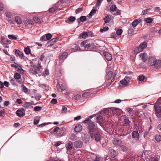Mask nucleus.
<instances>
[{"label":"nucleus","mask_w":161,"mask_h":161,"mask_svg":"<svg viewBox=\"0 0 161 161\" xmlns=\"http://www.w3.org/2000/svg\"><path fill=\"white\" fill-rule=\"evenodd\" d=\"M120 110L119 108L114 107L105 108L97 114L96 117L97 122L100 124H101L103 122V117H110L111 112L113 114H115L117 111Z\"/></svg>","instance_id":"obj_1"},{"label":"nucleus","mask_w":161,"mask_h":161,"mask_svg":"<svg viewBox=\"0 0 161 161\" xmlns=\"http://www.w3.org/2000/svg\"><path fill=\"white\" fill-rule=\"evenodd\" d=\"M94 114L90 116L83 121L82 123L85 124H87V128L88 129V133L92 138H94V133L97 129V125L94 122H92L91 119L96 115Z\"/></svg>","instance_id":"obj_2"},{"label":"nucleus","mask_w":161,"mask_h":161,"mask_svg":"<svg viewBox=\"0 0 161 161\" xmlns=\"http://www.w3.org/2000/svg\"><path fill=\"white\" fill-rule=\"evenodd\" d=\"M147 47V43L146 42H143L141 43L138 47L136 48L134 50L135 53L137 54L142 51L143 49L146 48Z\"/></svg>","instance_id":"obj_3"},{"label":"nucleus","mask_w":161,"mask_h":161,"mask_svg":"<svg viewBox=\"0 0 161 161\" xmlns=\"http://www.w3.org/2000/svg\"><path fill=\"white\" fill-rule=\"evenodd\" d=\"M1 43L2 44L4 47H8V43H11V41L7 38H5L3 36H1Z\"/></svg>","instance_id":"obj_4"},{"label":"nucleus","mask_w":161,"mask_h":161,"mask_svg":"<svg viewBox=\"0 0 161 161\" xmlns=\"http://www.w3.org/2000/svg\"><path fill=\"white\" fill-rule=\"evenodd\" d=\"M131 79V77L127 75L125 77L123 80L120 81V82L122 85L124 86H126L129 83Z\"/></svg>","instance_id":"obj_5"},{"label":"nucleus","mask_w":161,"mask_h":161,"mask_svg":"<svg viewBox=\"0 0 161 161\" xmlns=\"http://www.w3.org/2000/svg\"><path fill=\"white\" fill-rule=\"evenodd\" d=\"M58 4L59 3H56L54 4L52 8L49 9L48 10L49 12L50 13H52L56 11L58 8H61L59 7Z\"/></svg>","instance_id":"obj_6"},{"label":"nucleus","mask_w":161,"mask_h":161,"mask_svg":"<svg viewBox=\"0 0 161 161\" xmlns=\"http://www.w3.org/2000/svg\"><path fill=\"white\" fill-rule=\"evenodd\" d=\"M120 119L121 121L124 122V124H128L130 122L128 118L125 115L122 116L120 117Z\"/></svg>","instance_id":"obj_7"},{"label":"nucleus","mask_w":161,"mask_h":161,"mask_svg":"<svg viewBox=\"0 0 161 161\" xmlns=\"http://www.w3.org/2000/svg\"><path fill=\"white\" fill-rule=\"evenodd\" d=\"M148 152H146L144 153V155L145 156V157L148 159L149 161H158V158L156 157H151L150 156H148L146 155V154L147 153V154L148 153Z\"/></svg>","instance_id":"obj_8"},{"label":"nucleus","mask_w":161,"mask_h":161,"mask_svg":"<svg viewBox=\"0 0 161 161\" xmlns=\"http://www.w3.org/2000/svg\"><path fill=\"white\" fill-rule=\"evenodd\" d=\"M83 142L81 141H75L74 143V146L75 147L81 148L82 147Z\"/></svg>","instance_id":"obj_9"},{"label":"nucleus","mask_w":161,"mask_h":161,"mask_svg":"<svg viewBox=\"0 0 161 161\" xmlns=\"http://www.w3.org/2000/svg\"><path fill=\"white\" fill-rule=\"evenodd\" d=\"M73 142L70 141H67L66 142V148L69 151L71 150L73 148L72 146Z\"/></svg>","instance_id":"obj_10"},{"label":"nucleus","mask_w":161,"mask_h":161,"mask_svg":"<svg viewBox=\"0 0 161 161\" xmlns=\"http://www.w3.org/2000/svg\"><path fill=\"white\" fill-rule=\"evenodd\" d=\"M103 55L106 59L108 61H110L112 59V57L111 54L107 52L103 53Z\"/></svg>","instance_id":"obj_11"},{"label":"nucleus","mask_w":161,"mask_h":161,"mask_svg":"<svg viewBox=\"0 0 161 161\" xmlns=\"http://www.w3.org/2000/svg\"><path fill=\"white\" fill-rule=\"evenodd\" d=\"M156 60V58L153 57H149L148 59L149 64L151 66L153 65Z\"/></svg>","instance_id":"obj_12"},{"label":"nucleus","mask_w":161,"mask_h":161,"mask_svg":"<svg viewBox=\"0 0 161 161\" xmlns=\"http://www.w3.org/2000/svg\"><path fill=\"white\" fill-rule=\"evenodd\" d=\"M95 140L96 142H98L101 140V136L100 133L98 132H96L95 133L94 135Z\"/></svg>","instance_id":"obj_13"},{"label":"nucleus","mask_w":161,"mask_h":161,"mask_svg":"<svg viewBox=\"0 0 161 161\" xmlns=\"http://www.w3.org/2000/svg\"><path fill=\"white\" fill-rule=\"evenodd\" d=\"M140 57L141 58L143 62L146 61L147 59V55L146 53H141L139 55Z\"/></svg>","instance_id":"obj_14"},{"label":"nucleus","mask_w":161,"mask_h":161,"mask_svg":"<svg viewBox=\"0 0 161 161\" xmlns=\"http://www.w3.org/2000/svg\"><path fill=\"white\" fill-rule=\"evenodd\" d=\"M17 115L19 117H22L25 115V114L24 110L18 109L16 112Z\"/></svg>","instance_id":"obj_15"},{"label":"nucleus","mask_w":161,"mask_h":161,"mask_svg":"<svg viewBox=\"0 0 161 161\" xmlns=\"http://www.w3.org/2000/svg\"><path fill=\"white\" fill-rule=\"evenodd\" d=\"M156 68H158L161 66V60L157 59L153 65Z\"/></svg>","instance_id":"obj_16"},{"label":"nucleus","mask_w":161,"mask_h":161,"mask_svg":"<svg viewBox=\"0 0 161 161\" xmlns=\"http://www.w3.org/2000/svg\"><path fill=\"white\" fill-rule=\"evenodd\" d=\"M113 144L115 146L118 145L122 142L121 140L120 139L116 138H114L113 139Z\"/></svg>","instance_id":"obj_17"},{"label":"nucleus","mask_w":161,"mask_h":161,"mask_svg":"<svg viewBox=\"0 0 161 161\" xmlns=\"http://www.w3.org/2000/svg\"><path fill=\"white\" fill-rule=\"evenodd\" d=\"M15 54L16 56L19 57L21 58H22L24 55L23 53L19 50H16L15 51Z\"/></svg>","instance_id":"obj_18"},{"label":"nucleus","mask_w":161,"mask_h":161,"mask_svg":"<svg viewBox=\"0 0 161 161\" xmlns=\"http://www.w3.org/2000/svg\"><path fill=\"white\" fill-rule=\"evenodd\" d=\"M132 136L133 138L138 139L139 138V134L138 131H133L132 133Z\"/></svg>","instance_id":"obj_19"},{"label":"nucleus","mask_w":161,"mask_h":161,"mask_svg":"<svg viewBox=\"0 0 161 161\" xmlns=\"http://www.w3.org/2000/svg\"><path fill=\"white\" fill-rule=\"evenodd\" d=\"M109 153L112 158L115 157L117 154L116 151L114 149L110 150L109 151Z\"/></svg>","instance_id":"obj_20"},{"label":"nucleus","mask_w":161,"mask_h":161,"mask_svg":"<svg viewBox=\"0 0 161 161\" xmlns=\"http://www.w3.org/2000/svg\"><path fill=\"white\" fill-rule=\"evenodd\" d=\"M75 17L74 16L69 17L68 19L65 20V22L68 23H70L71 22H72L75 21Z\"/></svg>","instance_id":"obj_21"},{"label":"nucleus","mask_w":161,"mask_h":161,"mask_svg":"<svg viewBox=\"0 0 161 161\" xmlns=\"http://www.w3.org/2000/svg\"><path fill=\"white\" fill-rule=\"evenodd\" d=\"M82 127L80 125H76L75 128V130L77 132H80L82 130Z\"/></svg>","instance_id":"obj_22"},{"label":"nucleus","mask_w":161,"mask_h":161,"mask_svg":"<svg viewBox=\"0 0 161 161\" xmlns=\"http://www.w3.org/2000/svg\"><path fill=\"white\" fill-rule=\"evenodd\" d=\"M155 111L156 114H159L161 110V107L158 105H155L154 106Z\"/></svg>","instance_id":"obj_23"},{"label":"nucleus","mask_w":161,"mask_h":161,"mask_svg":"<svg viewBox=\"0 0 161 161\" xmlns=\"http://www.w3.org/2000/svg\"><path fill=\"white\" fill-rule=\"evenodd\" d=\"M67 55V53L66 52H64L59 55V58L62 59H64L66 58Z\"/></svg>","instance_id":"obj_24"},{"label":"nucleus","mask_w":161,"mask_h":161,"mask_svg":"<svg viewBox=\"0 0 161 161\" xmlns=\"http://www.w3.org/2000/svg\"><path fill=\"white\" fill-rule=\"evenodd\" d=\"M83 140L86 143L88 142L90 139L89 136L87 134H85L83 137Z\"/></svg>","instance_id":"obj_25"},{"label":"nucleus","mask_w":161,"mask_h":161,"mask_svg":"<svg viewBox=\"0 0 161 161\" xmlns=\"http://www.w3.org/2000/svg\"><path fill=\"white\" fill-rule=\"evenodd\" d=\"M15 20L16 23L20 25L22 23V20L21 18L18 16L15 17Z\"/></svg>","instance_id":"obj_26"},{"label":"nucleus","mask_w":161,"mask_h":161,"mask_svg":"<svg viewBox=\"0 0 161 161\" xmlns=\"http://www.w3.org/2000/svg\"><path fill=\"white\" fill-rule=\"evenodd\" d=\"M86 18L85 16H82L79 19H78L77 20L78 21V23H80V21L83 22L86 21Z\"/></svg>","instance_id":"obj_27"},{"label":"nucleus","mask_w":161,"mask_h":161,"mask_svg":"<svg viewBox=\"0 0 161 161\" xmlns=\"http://www.w3.org/2000/svg\"><path fill=\"white\" fill-rule=\"evenodd\" d=\"M113 73L112 72L109 71L108 72L107 75L106 79L107 80H109L112 76Z\"/></svg>","instance_id":"obj_28"},{"label":"nucleus","mask_w":161,"mask_h":161,"mask_svg":"<svg viewBox=\"0 0 161 161\" xmlns=\"http://www.w3.org/2000/svg\"><path fill=\"white\" fill-rule=\"evenodd\" d=\"M8 36V38L11 40H16L18 37V36L14 35H9Z\"/></svg>","instance_id":"obj_29"},{"label":"nucleus","mask_w":161,"mask_h":161,"mask_svg":"<svg viewBox=\"0 0 161 161\" xmlns=\"http://www.w3.org/2000/svg\"><path fill=\"white\" fill-rule=\"evenodd\" d=\"M120 149L123 152H126L127 151V148L125 146L122 145L120 146Z\"/></svg>","instance_id":"obj_30"},{"label":"nucleus","mask_w":161,"mask_h":161,"mask_svg":"<svg viewBox=\"0 0 161 161\" xmlns=\"http://www.w3.org/2000/svg\"><path fill=\"white\" fill-rule=\"evenodd\" d=\"M24 52L27 54H29L31 53V49L29 47H27L24 49Z\"/></svg>","instance_id":"obj_31"},{"label":"nucleus","mask_w":161,"mask_h":161,"mask_svg":"<svg viewBox=\"0 0 161 161\" xmlns=\"http://www.w3.org/2000/svg\"><path fill=\"white\" fill-rule=\"evenodd\" d=\"M68 3L69 2H67V0H61L60 2H58L57 3H59L58 5L59 6V7H60V6H63L62 4H64L65 3Z\"/></svg>","instance_id":"obj_32"},{"label":"nucleus","mask_w":161,"mask_h":161,"mask_svg":"<svg viewBox=\"0 0 161 161\" xmlns=\"http://www.w3.org/2000/svg\"><path fill=\"white\" fill-rule=\"evenodd\" d=\"M32 103H31L25 102L24 104V107L25 108H28L30 106H31L32 105Z\"/></svg>","instance_id":"obj_33"},{"label":"nucleus","mask_w":161,"mask_h":161,"mask_svg":"<svg viewBox=\"0 0 161 161\" xmlns=\"http://www.w3.org/2000/svg\"><path fill=\"white\" fill-rule=\"evenodd\" d=\"M58 39V38L56 37L55 38H53L50 41V42L51 43L50 44V46L53 45L54 43L55 42L57 41Z\"/></svg>","instance_id":"obj_34"},{"label":"nucleus","mask_w":161,"mask_h":161,"mask_svg":"<svg viewBox=\"0 0 161 161\" xmlns=\"http://www.w3.org/2000/svg\"><path fill=\"white\" fill-rule=\"evenodd\" d=\"M139 22L137 19H135L132 23V25L133 27H135L138 24Z\"/></svg>","instance_id":"obj_35"},{"label":"nucleus","mask_w":161,"mask_h":161,"mask_svg":"<svg viewBox=\"0 0 161 161\" xmlns=\"http://www.w3.org/2000/svg\"><path fill=\"white\" fill-rule=\"evenodd\" d=\"M67 112V109L66 107L63 106L61 110V112L62 114H66Z\"/></svg>","instance_id":"obj_36"},{"label":"nucleus","mask_w":161,"mask_h":161,"mask_svg":"<svg viewBox=\"0 0 161 161\" xmlns=\"http://www.w3.org/2000/svg\"><path fill=\"white\" fill-rule=\"evenodd\" d=\"M155 139L157 142H160L161 140V136L159 135H157L155 136Z\"/></svg>","instance_id":"obj_37"},{"label":"nucleus","mask_w":161,"mask_h":161,"mask_svg":"<svg viewBox=\"0 0 161 161\" xmlns=\"http://www.w3.org/2000/svg\"><path fill=\"white\" fill-rule=\"evenodd\" d=\"M104 21L106 23H108L110 22V18L109 16H106L104 18Z\"/></svg>","instance_id":"obj_38"},{"label":"nucleus","mask_w":161,"mask_h":161,"mask_svg":"<svg viewBox=\"0 0 161 161\" xmlns=\"http://www.w3.org/2000/svg\"><path fill=\"white\" fill-rule=\"evenodd\" d=\"M133 26H130L129 28V33L132 34L134 31L135 28Z\"/></svg>","instance_id":"obj_39"},{"label":"nucleus","mask_w":161,"mask_h":161,"mask_svg":"<svg viewBox=\"0 0 161 161\" xmlns=\"http://www.w3.org/2000/svg\"><path fill=\"white\" fill-rule=\"evenodd\" d=\"M77 139V136L74 134H72L70 137V140L75 141Z\"/></svg>","instance_id":"obj_40"},{"label":"nucleus","mask_w":161,"mask_h":161,"mask_svg":"<svg viewBox=\"0 0 161 161\" xmlns=\"http://www.w3.org/2000/svg\"><path fill=\"white\" fill-rule=\"evenodd\" d=\"M42 66H41L40 64H39L38 65L34 67L35 69L36 70H37V71L38 73H39V71L40 70Z\"/></svg>","instance_id":"obj_41"},{"label":"nucleus","mask_w":161,"mask_h":161,"mask_svg":"<svg viewBox=\"0 0 161 161\" xmlns=\"http://www.w3.org/2000/svg\"><path fill=\"white\" fill-rule=\"evenodd\" d=\"M80 36H82V38L85 39L88 36V34L86 32H84L82 34H81Z\"/></svg>","instance_id":"obj_42"},{"label":"nucleus","mask_w":161,"mask_h":161,"mask_svg":"<svg viewBox=\"0 0 161 161\" xmlns=\"http://www.w3.org/2000/svg\"><path fill=\"white\" fill-rule=\"evenodd\" d=\"M33 19L34 21H35L36 23H39L41 22V20L40 19L37 17H34L33 18Z\"/></svg>","instance_id":"obj_43"},{"label":"nucleus","mask_w":161,"mask_h":161,"mask_svg":"<svg viewBox=\"0 0 161 161\" xmlns=\"http://www.w3.org/2000/svg\"><path fill=\"white\" fill-rule=\"evenodd\" d=\"M96 12V10L95 9L93 8L91 11L90 14H89V15L90 16H92L94 15Z\"/></svg>","instance_id":"obj_44"},{"label":"nucleus","mask_w":161,"mask_h":161,"mask_svg":"<svg viewBox=\"0 0 161 161\" xmlns=\"http://www.w3.org/2000/svg\"><path fill=\"white\" fill-rule=\"evenodd\" d=\"M110 9L111 11H116L117 8L115 5H113L111 7Z\"/></svg>","instance_id":"obj_45"},{"label":"nucleus","mask_w":161,"mask_h":161,"mask_svg":"<svg viewBox=\"0 0 161 161\" xmlns=\"http://www.w3.org/2000/svg\"><path fill=\"white\" fill-rule=\"evenodd\" d=\"M21 77V75L19 73H16L14 75V78L16 79H19Z\"/></svg>","instance_id":"obj_46"},{"label":"nucleus","mask_w":161,"mask_h":161,"mask_svg":"<svg viewBox=\"0 0 161 161\" xmlns=\"http://www.w3.org/2000/svg\"><path fill=\"white\" fill-rule=\"evenodd\" d=\"M153 19L152 18L149 17L145 19V21L147 23H151L152 22Z\"/></svg>","instance_id":"obj_47"},{"label":"nucleus","mask_w":161,"mask_h":161,"mask_svg":"<svg viewBox=\"0 0 161 161\" xmlns=\"http://www.w3.org/2000/svg\"><path fill=\"white\" fill-rule=\"evenodd\" d=\"M42 108L40 106H36L34 107V110L35 111H39L41 110Z\"/></svg>","instance_id":"obj_48"},{"label":"nucleus","mask_w":161,"mask_h":161,"mask_svg":"<svg viewBox=\"0 0 161 161\" xmlns=\"http://www.w3.org/2000/svg\"><path fill=\"white\" fill-rule=\"evenodd\" d=\"M108 27L107 26L104 27L103 29H100V31L101 32H103L104 31H107L108 30Z\"/></svg>","instance_id":"obj_49"},{"label":"nucleus","mask_w":161,"mask_h":161,"mask_svg":"<svg viewBox=\"0 0 161 161\" xmlns=\"http://www.w3.org/2000/svg\"><path fill=\"white\" fill-rule=\"evenodd\" d=\"M80 48L79 47H76L75 48L72 49V52H75L76 51H80Z\"/></svg>","instance_id":"obj_50"},{"label":"nucleus","mask_w":161,"mask_h":161,"mask_svg":"<svg viewBox=\"0 0 161 161\" xmlns=\"http://www.w3.org/2000/svg\"><path fill=\"white\" fill-rule=\"evenodd\" d=\"M46 36V38H47V39L48 40L51 39L52 37V35L50 33H47L46 34H45Z\"/></svg>","instance_id":"obj_51"},{"label":"nucleus","mask_w":161,"mask_h":161,"mask_svg":"<svg viewBox=\"0 0 161 161\" xmlns=\"http://www.w3.org/2000/svg\"><path fill=\"white\" fill-rule=\"evenodd\" d=\"M59 129V127H57L55 128H54L53 130L51 131V133H57L58 131V130Z\"/></svg>","instance_id":"obj_52"},{"label":"nucleus","mask_w":161,"mask_h":161,"mask_svg":"<svg viewBox=\"0 0 161 161\" xmlns=\"http://www.w3.org/2000/svg\"><path fill=\"white\" fill-rule=\"evenodd\" d=\"M138 78L139 81H142L144 80L145 79V76L143 75H140L138 76Z\"/></svg>","instance_id":"obj_53"},{"label":"nucleus","mask_w":161,"mask_h":161,"mask_svg":"<svg viewBox=\"0 0 161 161\" xmlns=\"http://www.w3.org/2000/svg\"><path fill=\"white\" fill-rule=\"evenodd\" d=\"M150 11V9H146L145 10H144L142 13V15H145L147 13L149 12Z\"/></svg>","instance_id":"obj_54"},{"label":"nucleus","mask_w":161,"mask_h":161,"mask_svg":"<svg viewBox=\"0 0 161 161\" xmlns=\"http://www.w3.org/2000/svg\"><path fill=\"white\" fill-rule=\"evenodd\" d=\"M91 47V45L90 44V43H87L86 45H85V46L84 47V48L85 49H90V47Z\"/></svg>","instance_id":"obj_55"},{"label":"nucleus","mask_w":161,"mask_h":161,"mask_svg":"<svg viewBox=\"0 0 161 161\" xmlns=\"http://www.w3.org/2000/svg\"><path fill=\"white\" fill-rule=\"evenodd\" d=\"M6 17H7L8 18H11V17L12 15V14H11V13L10 12H6Z\"/></svg>","instance_id":"obj_56"},{"label":"nucleus","mask_w":161,"mask_h":161,"mask_svg":"<svg viewBox=\"0 0 161 161\" xmlns=\"http://www.w3.org/2000/svg\"><path fill=\"white\" fill-rule=\"evenodd\" d=\"M23 91L25 92H28V89L24 85H22L21 86Z\"/></svg>","instance_id":"obj_57"},{"label":"nucleus","mask_w":161,"mask_h":161,"mask_svg":"<svg viewBox=\"0 0 161 161\" xmlns=\"http://www.w3.org/2000/svg\"><path fill=\"white\" fill-rule=\"evenodd\" d=\"M110 36L111 38L116 39L117 37L116 34L115 32H113L111 34Z\"/></svg>","instance_id":"obj_58"},{"label":"nucleus","mask_w":161,"mask_h":161,"mask_svg":"<svg viewBox=\"0 0 161 161\" xmlns=\"http://www.w3.org/2000/svg\"><path fill=\"white\" fill-rule=\"evenodd\" d=\"M102 0H97V3L96 4L95 7L97 8L99 7L101 3Z\"/></svg>","instance_id":"obj_59"},{"label":"nucleus","mask_w":161,"mask_h":161,"mask_svg":"<svg viewBox=\"0 0 161 161\" xmlns=\"http://www.w3.org/2000/svg\"><path fill=\"white\" fill-rule=\"evenodd\" d=\"M127 111L129 114H133L134 111V110L131 108H128Z\"/></svg>","instance_id":"obj_60"},{"label":"nucleus","mask_w":161,"mask_h":161,"mask_svg":"<svg viewBox=\"0 0 161 161\" xmlns=\"http://www.w3.org/2000/svg\"><path fill=\"white\" fill-rule=\"evenodd\" d=\"M122 33V31L121 29L118 30L116 32V34L118 35H120Z\"/></svg>","instance_id":"obj_61"},{"label":"nucleus","mask_w":161,"mask_h":161,"mask_svg":"<svg viewBox=\"0 0 161 161\" xmlns=\"http://www.w3.org/2000/svg\"><path fill=\"white\" fill-rule=\"evenodd\" d=\"M90 95V93L88 92H86L83 94L82 96L84 97H86Z\"/></svg>","instance_id":"obj_62"},{"label":"nucleus","mask_w":161,"mask_h":161,"mask_svg":"<svg viewBox=\"0 0 161 161\" xmlns=\"http://www.w3.org/2000/svg\"><path fill=\"white\" fill-rule=\"evenodd\" d=\"M51 103L53 104H56L57 103V100L56 99H53L51 101Z\"/></svg>","instance_id":"obj_63"},{"label":"nucleus","mask_w":161,"mask_h":161,"mask_svg":"<svg viewBox=\"0 0 161 161\" xmlns=\"http://www.w3.org/2000/svg\"><path fill=\"white\" fill-rule=\"evenodd\" d=\"M82 11V8H78L76 10L75 12L76 14H78L81 12Z\"/></svg>","instance_id":"obj_64"}]
</instances>
